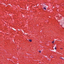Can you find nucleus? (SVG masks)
I'll return each instance as SVG.
<instances>
[{
    "label": "nucleus",
    "mask_w": 64,
    "mask_h": 64,
    "mask_svg": "<svg viewBox=\"0 0 64 64\" xmlns=\"http://www.w3.org/2000/svg\"><path fill=\"white\" fill-rule=\"evenodd\" d=\"M39 52L40 53H41V51H40H40H39Z\"/></svg>",
    "instance_id": "obj_4"
},
{
    "label": "nucleus",
    "mask_w": 64,
    "mask_h": 64,
    "mask_svg": "<svg viewBox=\"0 0 64 64\" xmlns=\"http://www.w3.org/2000/svg\"><path fill=\"white\" fill-rule=\"evenodd\" d=\"M55 49H56V47H55L54 48Z\"/></svg>",
    "instance_id": "obj_6"
},
{
    "label": "nucleus",
    "mask_w": 64,
    "mask_h": 64,
    "mask_svg": "<svg viewBox=\"0 0 64 64\" xmlns=\"http://www.w3.org/2000/svg\"><path fill=\"white\" fill-rule=\"evenodd\" d=\"M44 6V5H43V6Z\"/></svg>",
    "instance_id": "obj_10"
},
{
    "label": "nucleus",
    "mask_w": 64,
    "mask_h": 64,
    "mask_svg": "<svg viewBox=\"0 0 64 64\" xmlns=\"http://www.w3.org/2000/svg\"><path fill=\"white\" fill-rule=\"evenodd\" d=\"M44 5H45V4H44Z\"/></svg>",
    "instance_id": "obj_9"
},
{
    "label": "nucleus",
    "mask_w": 64,
    "mask_h": 64,
    "mask_svg": "<svg viewBox=\"0 0 64 64\" xmlns=\"http://www.w3.org/2000/svg\"><path fill=\"white\" fill-rule=\"evenodd\" d=\"M53 58V57H52V58Z\"/></svg>",
    "instance_id": "obj_7"
},
{
    "label": "nucleus",
    "mask_w": 64,
    "mask_h": 64,
    "mask_svg": "<svg viewBox=\"0 0 64 64\" xmlns=\"http://www.w3.org/2000/svg\"><path fill=\"white\" fill-rule=\"evenodd\" d=\"M52 43H54V41H53L52 42Z\"/></svg>",
    "instance_id": "obj_5"
},
{
    "label": "nucleus",
    "mask_w": 64,
    "mask_h": 64,
    "mask_svg": "<svg viewBox=\"0 0 64 64\" xmlns=\"http://www.w3.org/2000/svg\"><path fill=\"white\" fill-rule=\"evenodd\" d=\"M43 9H44V10H46V8L44 7V6H43Z\"/></svg>",
    "instance_id": "obj_1"
},
{
    "label": "nucleus",
    "mask_w": 64,
    "mask_h": 64,
    "mask_svg": "<svg viewBox=\"0 0 64 64\" xmlns=\"http://www.w3.org/2000/svg\"><path fill=\"white\" fill-rule=\"evenodd\" d=\"M29 41H30V42H32V40H29Z\"/></svg>",
    "instance_id": "obj_2"
},
{
    "label": "nucleus",
    "mask_w": 64,
    "mask_h": 64,
    "mask_svg": "<svg viewBox=\"0 0 64 64\" xmlns=\"http://www.w3.org/2000/svg\"><path fill=\"white\" fill-rule=\"evenodd\" d=\"M62 49H63V48H62Z\"/></svg>",
    "instance_id": "obj_11"
},
{
    "label": "nucleus",
    "mask_w": 64,
    "mask_h": 64,
    "mask_svg": "<svg viewBox=\"0 0 64 64\" xmlns=\"http://www.w3.org/2000/svg\"><path fill=\"white\" fill-rule=\"evenodd\" d=\"M60 49H62V48H60Z\"/></svg>",
    "instance_id": "obj_8"
},
{
    "label": "nucleus",
    "mask_w": 64,
    "mask_h": 64,
    "mask_svg": "<svg viewBox=\"0 0 64 64\" xmlns=\"http://www.w3.org/2000/svg\"><path fill=\"white\" fill-rule=\"evenodd\" d=\"M60 59H62V60H63V59H64V58H62V57H61V58H60Z\"/></svg>",
    "instance_id": "obj_3"
}]
</instances>
